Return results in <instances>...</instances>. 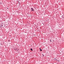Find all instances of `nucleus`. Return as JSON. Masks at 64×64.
Wrapping results in <instances>:
<instances>
[{
	"label": "nucleus",
	"mask_w": 64,
	"mask_h": 64,
	"mask_svg": "<svg viewBox=\"0 0 64 64\" xmlns=\"http://www.w3.org/2000/svg\"><path fill=\"white\" fill-rule=\"evenodd\" d=\"M44 56V55H43V56Z\"/></svg>",
	"instance_id": "nucleus-5"
},
{
	"label": "nucleus",
	"mask_w": 64,
	"mask_h": 64,
	"mask_svg": "<svg viewBox=\"0 0 64 64\" xmlns=\"http://www.w3.org/2000/svg\"><path fill=\"white\" fill-rule=\"evenodd\" d=\"M40 50H41V48H40Z\"/></svg>",
	"instance_id": "nucleus-4"
},
{
	"label": "nucleus",
	"mask_w": 64,
	"mask_h": 64,
	"mask_svg": "<svg viewBox=\"0 0 64 64\" xmlns=\"http://www.w3.org/2000/svg\"><path fill=\"white\" fill-rule=\"evenodd\" d=\"M42 55H43V54H42Z\"/></svg>",
	"instance_id": "nucleus-7"
},
{
	"label": "nucleus",
	"mask_w": 64,
	"mask_h": 64,
	"mask_svg": "<svg viewBox=\"0 0 64 64\" xmlns=\"http://www.w3.org/2000/svg\"><path fill=\"white\" fill-rule=\"evenodd\" d=\"M42 50H40V51H42Z\"/></svg>",
	"instance_id": "nucleus-3"
},
{
	"label": "nucleus",
	"mask_w": 64,
	"mask_h": 64,
	"mask_svg": "<svg viewBox=\"0 0 64 64\" xmlns=\"http://www.w3.org/2000/svg\"><path fill=\"white\" fill-rule=\"evenodd\" d=\"M50 41H51V40Z\"/></svg>",
	"instance_id": "nucleus-8"
},
{
	"label": "nucleus",
	"mask_w": 64,
	"mask_h": 64,
	"mask_svg": "<svg viewBox=\"0 0 64 64\" xmlns=\"http://www.w3.org/2000/svg\"><path fill=\"white\" fill-rule=\"evenodd\" d=\"M31 9H32V11H34V9H33L31 8Z\"/></svg>",
	"instance_id": "nucleus-1"
},
{
	"label": "nucleus",
	"mask_w": 64,
	"mask_h": 64,
	"mask_svg": "<svg viewBox=\"0 0 64 64\" xmlns=\"http://www.w3.org/2000/svg\"><path fill=\"white\" fill-rule=\"evenodd\" d=\"M42 55H43V54H42Z\"/></svg>",
	"instance_id": "nucleus-6"
},
{
	"label": "nucleus",
	"mask_w": 64,
	"mask_h": 64,
	"mask_svg": "<svg viewBox=\"0 0 64 64\" xmlns=\"http://www.w3.org/2000/svg\"><path fill=\"white\" fill-rule=\"evenodd\" d=\"M30 50H31V51H33V50L32 49V48H31V49H30Z\"/></svg>",
	"instance_id": "nucleus-2"
}]
</instances>
